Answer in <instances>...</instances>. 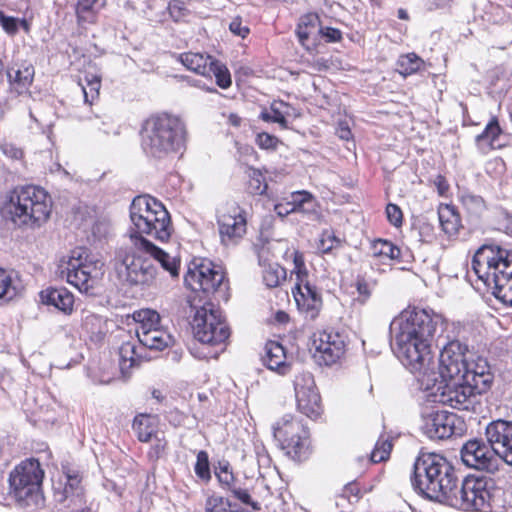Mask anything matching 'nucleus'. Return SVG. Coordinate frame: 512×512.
Instances as JSON below:
<instances>
[{"label": "nucleus", "mask_w": 512, "mask_h": 512, "mask_svg": "<svg viewBox=\"0 0 512 512\" xmlns=\"http://www.w3.org/2000/svg\"><path fill=\"white\" fill-rule=\"evenodd\" d=\"M66 478L67 482L59 501L70 500V503L67 505L68 507L80 504L82 501L81 478L77 474H67Z\"/></svg>", "instance_id": "473e14b6"}, {"label": "nucleus", "mask_w": 512, "mask_h": 512, "mask_svg": "<svg viewBox=\"0 0 512 512\" xmlns=\"http://www.w3.org/2000/svg\"><path fill=\"white\" fill-rule=\"evenodd\" d=\"M457 423L456 414L436 410L423 414L421 429L430 439L443 440L457 433Z\"/></svg>", "instance_id": "aec40b11"}, {"label": "nucleus", "mask_w": 512, "mask_h": 512, "mask_svg": "<svg viewBox=\"0 0 512 512\" xmlns=\"http://www.w3.org/2000/svg\"><path fill=\"white\" fill-rule=\"evenodd\" d=\"M87 80V86H83V94L85 102L92 103L95 98L98 97L100 89V79L97 76H92L91 79Z\"/></svg>", "instance_id": "a18cd8bd"}, {"label": "nucleus", "mask_w": 512, "mask_h": 512, "mask_svg": "<svg viewBox=\"0 0 512 512\" xmlns=\"http://www.w3.org/2000/svg\"><path fill=\"white\" fill-rule=\"evenodd\" d=\"M291 256L293 258L294 264L292 273H294L296 276V284L294 289H303L305 284L312 285L309 281V275L304 263L303 255L300 252L293 250Z\"/></svg>", "instance_id": "c9c22d12"}, {"label": "nucleus", "mask_w": 512, "mask_h": 512, "mask_svg": "<svg viewBox=\"0 0 512 512\" xmlns=\"http://www.w3.org/2000/svg\"><path fill=\"white\" fill-rule=\"evenodd\" d=\"M105 0H77L76 15L81 23H93Z\"/></svg>", "instance_id": "2f4dec72"}, {"label": "nucleus", "mask_w": 512, "mask_h": 512, "mask_svg": "<svg viewBox=\"0 0 512 512\" xmlns=\"http://www.w3.org/2000/svg\"><path fill=\"white\" fill-rule=\"evenodd\" d=\"M186 7L181 0H172L169 3V12L171 16L178 20L185 15Z\"/></svg>", "instance_id": "4d7b16f0"}, {"label": "nucleus", "mask_w": 512, "mask_h": 512, "mask_svg": "<svg viewBox=\"0 0 512 512\" xmlns=\"http://www.w3.org/2000/svg\"><path fill=\"white\" fill-rule=\"evenodd\" d=\"M0 150L4 155L12 159H19L22 157V150L11 143H1Z\"/></svg>", "instance_id": "13d9d810"}, {"label": "nucleus", "mask_w": 512, "mask_h": 512, "mask_svg": "<svg viewBox=\"0 0 512 512\" xmlns=\"http://www.w3.org/2000/svg\"><path fill=\"white\" fill-rule=\"evenodd\" d=\"M229 507L227 500L220 496H211L206 501V512H226Z\"/></svg>", "instance_id": "09e8293b"}, {"label": "nucleus", "mask_w": 512, "mask_h": 512, "mask_svg": "<svg viewBox=\"0 0 512 512\" xmlns=\"http://www.w3.org/2000/svg\"><path fill=\"white\" fill-rule=\"evenodd\" d=\"M485 436L498 459L512 465V422L497 420L489 423Z\"/></svg>", "instance_id": "4be33fe9"}, {"label": "nucleus", "mask_w": 512, "mask_h": 512, "mask_svg": "<svg viewBox=\"0 0 512 512\" xmlns=\"http://www.w3.org/2000/svg\"><path fill=\"white\" fill-rule=\"evenodd\" d=\"M471 268L498 300L512 306V252L482 246L473 256Z\"/></svg>", "instance_id": "20e7f679"}, {"label": "nucleus", "mask_w": 512, "mask_h": 512, "mask_svg": "<svg viewBox=\"0 0 512 512\" xmlns=\"http://www.w3.org/2000/svg\"><path fill=\"white\" fill-rule=\"evenodd\" d=\"M438 218L442 230L448 236H454L458 233L461 226L459 214L450 205H442L438 210Z\"/></svg>", "instance_id": "7c9ffc66"}, {"label": "nucleus", "mask_w": 512, "mask_h": 512, "mask_svg": "<svg viewBox=\"0 0 512 512\" xmlns=\"http://www.w3.org/2000/svg\"><path fill=\"white\" fill-rule=\"evenodd\" d=\"M290 201L296 212L310 213L314 211L315 200L313 196L306 191L292 193Z\"/></svg>", "instance_id": "4c0bfd02"}, {"label": "nucleus", "mask_w": 512, "mask_h": 512, "mask_svg": "<svg viewBox=\"0 0 512 512\" xmlns=\"http://www.w3.org/2000/svg\"><path fill=\"white\" fill-rule=\"evenodd\" d=\"M233 495L240 500L242 503L246 505H250L254 510L259 509V505L257 502L252 501L250 494L247 490L241 488H234L232 490Z\"/></svg>", "instance_id": "5fc2aeb1"}, {"label": "nucleus", "mask_w": 512, "mask_h": 512, "mask_svg": "<svg viewBox=\"0 0 512 512\" xmlns=\"http://www.w3.org/2000/svg\"><path fill=\"white\" fill-rule=\"evenodd\" d=\"M192 327L195 338L208 345L224 344L230 336L221 310L211 303H206L196 310Z\"/></svg>", "instance_id": "f8f14e48"}, {"label": "nucleus", "mask_w": 512, "mask_h": 512, "mask_svg": "<svg viewBox=\"0 0 512 512\" xmlns=\"http://www.w3.org/2000/svg\"><path fill=\"white\" fill-rule=\"evenodd\" d=\"M186 128L182 120L167 113L152 115L141 127V144L144 151L156 158L184 147Z\"/></svg>", "instance_id": "0eeeda50"}, {"label": "nucleus", "mask_w": 512, "mask_h": 512, "mask_svg": "<svg viewBox=\"0 0 512 512\" xmlns=\"http://www.w3.org/2000/svg\"><path fill=\"white\" fill-rule=\"evenodd\" d=\"M371 250L373 256L383 257L390 260L398 259L401 254L400 249L392 242L382 239L374 241Z\"/></svg>", "instance_id": "e433bc0d"}, {"label": "nucleus", "mask_w": 512, "mask_h": 512, "mask_svg": "<svg viewBox=\"0 0 512 512\" xmlns=\"http://www.w3.org/2000/svg\"><path fill=\"white\" fill-rule=\"evenodd\" d=\"M212 76L216 78L217 85L222 89L228 88L232 83L231 75L227 67L215 59L211 62V77Z\"/></svg>", "instance_id": "a19ab883"}, {"label": "nucleus", "mask_w": 512, "mask_h": 512, "mask_svg": "<svg viewBox=\"0 0 512 512\" xmlns=\"http://www.w3.org/2000/svg\"><path fill=\"white\" fill-rule=\"evenodd\" d=\"M341 243H342L341 240L335 236L333 231L325 230L320 235V238H319V241L317 244V249L321 253L326 254V253H330L334 249L340 247Z\"/></svg>", "instance_id": "79ce46f5"}, {"label": "nucleus", "mask_w": 512, "mask_h": 512, "mask_svg": "<svg viewBox=\"0 0 512 512\" xmlns=\"http://www.w3.org/2000/svg\"><path fill=\"white\" fill-rule=\"evenodd\" d=\"M280 107L283 111L287 112V114H283V119L286 121L288 118H297L299 116L298 111L288 103L281 101Z\"/></svg>", "instance_id": "69168bd1"}, {"label": "nucleus", "mask_w": 512, "mask_h": 512, "mask_svg": "<svg viewBox=\"0 0 512 512\" xmlns=\"http://www.w3.org/2000/svg\"><path fill=\"white\" fill-rule=\"evenodd\" d=\"M34 68L32 65H26L22 68H11L7 71V77L10 87V92L15 93L17 96L26 95L34 79Z\"/></svg>", "instance_id": "b1692460"}, {"label": "nucleus", "mask_w": 512, "mask_h": 512, "mask_svg": "<svg viewBox=\"0 0 512 512\" xmlns=\"http://www.w3.org/2000/svg\"><path fill=\"white\" fill-rule=\"evenodd\" d=\"M11 288V278L6 271L0 269V298L6 295Z\"/></svg>", "instance_id": "052dcab7"}, {"label": "nucleus", "mask_w": 512, "mask_h": 512, "mask_svg": "<svg viewBox=\"0 0 512 512\" xmlns=\"http://www.w3.org/2000/svg\"><path fill=\"white\" fill-rule=\"evenodd\" d=\"M224 273L211 261L200 259L193 261L184 276V283L192 291L213 293L222 284Z\"/></svg>", "instance_id": "dca6fc26"}, {"label": "nucleus", "mask_w": 512, "mask_h": 512, "mask_svg": "<svg viewBox=\"0 0 512 512\" xmlns=\"http://www.w3.org/2000/svg\"><path fill=\"white\" fill-rule=\"evenodd\" d=\"M273 435L287 453L298 460L307 457L309 435L305 426L292 415H285L273 425Z\"/></svg>", "instance_id": "ddd939ff"}, {"label": "nucleus", "mask_w": 512, "mask_h": 512, "mask_svg": "<svg viewBox=\"0 0 512 512\" xmlns=\"http://www.w3.org/2000/svg\"><path fill=\"white\" fill-rule=\"evenodd\" d=\"M501 128L496 118L486 125L485 130L476 136V144L482 152H487L491 149L500 148L502 144L499 142Z\"/></svg>", "instance_id": "cd10ccee"}, {"label": "nucleus", "mask_w": 512, "mask_h": 512, "mask_svg": "<svg viewBox=\"0 0 512 512\" xmlns=\"http://www.w3.org/2000/svg\"><path fill=\"white\" fill-rule=\"evenodd\" d=\"M331 42H336L341 38V32L338 29L326 27L320 31Z\"/></svg>", "instance_id": "0e129e2a"}, {"label": "nucleus", "mask_w": 512, "mask_h": 512, "mask_svg": "<svg viewBox=\"0 0 512 512\" xmlns=\"http://www.w3.org/2000/svg\"><path fill=\"white\" fill-rule=\"evenodd\" d=\"M461 202L465 209L473 215H479L485 209L484 200L477 195H473L470 193L463 194L461 196Z\"/></svg>", "instance_id": "37998d69"}, {"label": "nucleus", "mask_w": 512, "mask_h": 512, "mask_svg": "<svg viewBox=\"0 0 512 512\" xmlns=\"http://www.w3.org/2000/svg\"><path fill=\"white\" fill-rule=\"evenodd\" d=\"M293 296L298 309L305 313L306 317L314 319L318 315L322 299L315 286L305 284L303 289H293Z\"/></svg>", "instance_id": "5701e85b"}, {"label": "nucleus", "mask_w": 512, "mask_h": 512, "mask_svg": "<svg viewBox=\"0 0 512 512\" xmlns=\"http://www.w3.org/2000/svg\"><path fill=\"white\" fill-rule=\"evenodd\" d=\"M264 363L268 369L276 371L281 375L287 374L290 370V366L286 361L284 347L275 341L266 343Z\"/></svg>", "instance_id": "a878e982"}, {"label": "nucleus", "mask_w": 512, "mask_h": 512, "mask_svg": "<svg viewBox=\"0 0 512 512\" xmlns=\"http://www.w3.org/2000/svg\"><path fill=\"white\" fill-rule=\"evenodd\" d=\"M230 31L241 38H245L249 34L248 26L242 25V21L240 18H235L229 24Z\"/></svg>", "instance_id": "6e6d98bb"}, {"label": "nucleus", "mask_w": 512, "mask_h": 512, "mask_svg": "<svg viewBox=\"0 0 512 512\" xmlns=\"http://www.w3.org/2000/svg\"><path fill=\"white\" fill-rule=\"evenodd\" d=\"M358 296L355 298L360 304H365L371 297L373 287L362 278H358L355 283Z\"/></svg>", "instance_id": "49530a36"}, {"label": "nucleus", "mask_w": 512, "mask_h": 512, "mask_svg": "<svg viewBox=\"0 0 512 512\" xmlns=\"http://www.w3.org/2000/svg\"><path fill=\"white\" fill-rule=\"evenodd\" d=\"M166 446L167 441L164 438H159L157 435H155V443L151 447L150 455L159 458L165 451Z\"/></svg>", "instance_id": "bf43d9fd"}, {"label": "nucleus", "mask_w": 512, "mask_h": 512, "mask_svg": "<svg viewBox=\"0 0 512 512\" xmlns=\"http://www.w3.org/2000/svg\"><path fill=\"white\" fill-rule=\"evenodd\" d=\"M44 476L45 472L37 459L21 461L9 474V496L21 507L42 508L45 504L42 489Z\"/></svg>", "instance_id": "1a4fd4ad"}, {"label": "nucleus", "mask_w": 512, "mask_h": 512, "mask_svg": "<svg viewBox=\"0 0 512 512\" xmlns=\"http://www.w3.org/2000/svg\"><path fill=\"white\" fill-rule=\"evenodd\" d=\"M40 299L43 304L54 306L65 314L73 310L74 297L65 288H47L41 291Z\"/></svg>", "instance_id": "393cba45"}, {"label": "nucleus", "mask_w": 512, "mask_h": 512, "mask_svg": "<svg viewBox=\"0 0 512 512\" xmlns=\"http://www.w3.org/2000/svg\"><path fill=\"white\" fill-rule=\"evenodd\" d=\"M320 31L319 17L314 13H309L300 18L296 33L301 45L310 50V37Z\"/></svg>", "instance_id": "c85d7f7f"}, {"label": "nucleus", "mask_w": 512, "mask_h": 512, "mask_svg": "<svg viewBox=\"0 0 512 512\" xmlns=\"http://www.w3.org/2000/svg\"><path fill=\"white\" fill-rule=\"evenodd\" d=\"M249 178V188L254 194H264L267 190V183L264 180V176L261 171L252 167H247L245 170Z\"/></svg>", "instance_id": "ea45409f"}, {"label": "nucleus", "mask_w": 512, "mask_h": 512, "mask_svg": "<svg viewBox=\"0 0 512 512\" xmlns=\"http://www.w3.org/2000/svg\"><path fill=\"white\" fill-rule=\"evenodd\" d=\"M195 473L202 479L210 478V469L208 455L205 451H200L197 454V462L195 465Z\"/></svg>", "instance_id": "de8ad7c7"}, {"label": "nucleus", "mask_w": 512, "mask_h": 512, "mask_svg": "<svg viewBox=\"0 0 512 512\" xmlns=\"http://www.w3.org/2000/svg\"><path fill=\"white\" fill-rule=\"evenodd\" d=\"M136 362L135 345L131 342L123 343L119 348V369L124 378L129 377L130 369Z\"/></svg>", "instance_id": "72a5a7b5"}, {"label": "nucleus", "mask_w": 512, "mask_h": 512, "mask_svg": "<svg viewBox=\"0 0 512 512\" xmlns=\"http://www.w3.org/2000/svg\"><path fill=\"white\" fill-rule=\"evenodd\" d=\"M265 251H271L275 258L288 257L290 251L286 240H275L269 242L267 247H263L259 254V262L264 267L263 281L267 287L274 288L279 286L286 279V270L276 262L265 263L263 260Z\"/></svg>", "instance_id": "412c9836"}, {"label": "nucleus", "mask_w": 512, "mask_h": 512, "mask_svg": "<svg viewBox=\"0 0 512 512\" xmlns=\"http://www.w3.org/2000/svg\"><path fill=\"white\" fill-rule=\"evenodd\" d=\"M52 200L42 187L26 185L16 187L7 196L2 213L18 227L36 228L50 217Z\"/></svg>", "instance_id": "39448f33"}, {"label": "nucleus", "mask_w": 512, "mask_h": 512, "mask_svg": "<svg viewBox=\"0 0 512 512\" xmlns=\"http://www.w3.org/2000/svg\"><path fill=\"white\" fill-rule=\"evenodd\" d=\"M131 231L130 240L133 248L143 250L156 260L171 277L179 276L180 259L144 238L148 235L159 241H167L172 232L170 215L164 205L157 199L142 195L133 199L130 206Z\"/></svg>", "instance_id": "7ed1b4c3"}, {"label": "nucleus", "mask_w": 512, "mask_h": 512, "mask_svg": "<svg viewBox=\"0 0 512 512\" xmlns=\"http://www.w3.org/2000/svg\"><path fill=\"white\" fill-rule=\"evenodd\" d=\"M60 267L68 283L80 292L89 293L102 275L103 263L87 249L76 248L71 251L67 260L62 261Z\"/></svg>", "instance_id": "9d476101"}, {"label": "nucleus", "mask_w": 512, "mask_h": 512, "mask_svg": "<svg viewBox=\"0 0 512 512\" xmlns=\"http://www.w3.org/2000/svg\"><path fill=\"white\" fill-rule=\"evenodd\" d=\"M143 253V250L134 248L116 262L115 272L121 282L143 287L154 285L158 269Z\"/></svg>", "instance_id": "9b49d317"}, {"label": "nucleus", "mask_w": 512, "mask_h": 512, "mask_svg": "<svg viewBox=\"0 0 512 512\" xmlns=\"http://www.w3.org/2000/svg\"><path fill=\"white\" fill-rule=\"evenodd\" d=\"M434 185L437 188L439 195L444 196L449 190V184L444 176L437 175L434 179Z\"/></svg>", "instance_id": "e2e57ef3"}, {"label": "nucleus", "mask_w": 512, "mask_h": 512, "mask_svg": "<svg viewBox=\"0 0 512 512\" xmlns=\"http://www.w3.org/2000/svg\"><path fill=\"white\" fill-rule=\"evenodd\" d=\"M136 335L139 342L151 350H164L174 343L170 332L160 325V315L151 309L135 311Z\"/></svg>", "instance_id": "4468645a"}, {"label": "nucleus", "mask_w": 512, "mask_h": 512, "mask_svg": "<svg viewBox=\"0 0 512 512\" xmlns=\"http://www.w3.org/2000/svg\"><path fill=\"white\" fill-rule=\"evenodd\" d=\"M256 143L262 149H275L279 143V140L273 135L262 132L257 134Z\"/></svg>", "instance_id": "603ef678"}, {"label": "nucleus", "mask_w": 512, "mask_h": 512, "mask_svg": "<svg viewBox=\"0 0 512 512\" xmlns=\"http://www.w3.org/2000/svg\"><path fill=\"white\" fill-rule=\"evenodd\" d=\"M294 390L298 410L311 419H318L323 407L313 375L309 372L298 374L294 380Z\"/></svg>", "instance_id": "f3484780"}, {"label": "nucleus", "mask_w": 512, "mask_h": 512, "mask_svg": "<svg viewBox=\"0 0 512 512\" xmlns=\"http://www.w3.org/2000/svg\"><path fill=\"white\" fill-rule=\"evenodd\" d=\"M445 328L446 320L433 310L405 309L390 324L393 350L412 373L430 376L435 366L430 348Z\"/></svg>", "instance_id": "f03ea898"}, {"label": "nucleus", "mask_w": 512, "mask_h": 512, "mask_svg": "<svg viewBox=\"0 0 512 512\" xmlns=\"http://www.w3.org/2000/svg\"><path fill=\"white\" fill-rule=\"evenodd\" d=\"M179 58L187 69L197 74L211 77V62L214 60L211 56L188 52L181 54Z\"/></svg>", "instance_id": "bb28decb"}, {"label": "nucleus", "mask_w": 512, "mask_h": 512, "mask_svg": "<svg viewBox=\"0 0 512 512\" xmlns=\"http://www.w3.org/2000/svg\"><path fill=\"white\" fill-rule=\"evenodd\" d=\"M281 101H274L269 109L263 110L260 114V118L265 122L277 123L281 128H288V121L283 119V114L287 112L283 111L280 107Z\"/></svg>", "instance_id": "58836bf2"}, {"label": "nucleus", "mask_w": 512, "mask_h": 512, "mask_svg": "<svg viewBox=\"0 0 512 512\" xmlns=\"http://www.w3.org/2000/svg\"><path fill=\"white\" fill-rule=\"evenodd\" d=\"M346 342L343 335L333 330L318 331L312 336L314 358L326 366L335 364L345 353Z\"/></svg>", "instance_id": "6ab92c4d"}, {"label": "nucleus", "mask_w": 512, "mask_h": 512, "mask_svg": "<svg viewBox=\"0 0 512 512\" xmlns=\"http://www.w3.org/2000/svg\"><path fill=\"white\" fill-rule=\"evenodd\" d=\"M454 483V470L441 455L423 453L415 461L412 486L426 498L447 502L453 495Z\"/></svg>", "instance_id": "423d86ee"}, {"label": "nucleus", "mask_w": 512, "mask_h": 512, "mask_svg": "<svg viewBox=\"0 0 512 512\" xmlns=\"http://www.w3.org/2000/svg\"><path fill=\"white\" fill-rule=\"evenodd\" d=\"M91 128L103 132L104 134H109L113 130V121L110 116L104 117H94L91 119Z\"/></svg>", "instance_id": "8fccbe9b"}, {"label": "nucleus", "mask_w": 512, "mask_h": 512, "mask_svg": "<svg viewBox=\"0 0 512 512\" xmlns=\"http://www.w3.org/2000/svg\"><path fill=\"white\" fill-rule=\"evenodd\" d=\"M157 418L150 414H139L134 418L132 428L141 442H148L156 432Z\"/></svg>", "instance_id": "c756f323"}, {"label": "nucleus", "mask_w": 512, "mask_h": 512, "mask_svg": "<svg viewBox=\"0 0 512 512\" xmlns=\"http://www.w3.org/2000/svg\"><path fill=\"white\" fill-rule=\"evenodd\" d=\"M216 221L224 245L236 244L246 234V211L235 201H225L218 205Z\"/></svg>", "instance_id": "2eb2a0df"}, {"label": "nucleus", "mask_w": 512, "mask_h": 512, "mask_svg": "<svg viewBox=\"0 0 512 512\" xmlns=\"http://www.w3.org/2000/svg\"><path fill=\"white\" fill-rule=\"evenodd\" d=\"M274 211L280 217H285V216L289 215L290 213L296 212L291 201H288L286 203L276 204L274 207Z\"/></svg>", "instance_id": "680f3d73"}, {"label": "nucleus", "mask_w": 512, "mask_h": 512, "mask_svg": "<svg viewBox=\"0 0 512 512\" xmlns=\"http://www.w3.org/2000/svg\"><path fill=\"white\" fill-rule=\"evenodd\" d=\"M336 133L339 136V138L342 140H349L351 138V131H350L348 125L345 123L339 124V126L336 130Z\"/></svg>", "instance_id": "338daca9"}, {"label": "nucleus", "mask_w": 512, "mask_h": 512, "mask_svg": "<svg viewBox=\"0 0 512 512\" xmlns=\"http://www.w3.org/2000/svg\"><path fill=\"white\" fill-rule=\"evenodd\" d=\"M0 24L2 28L9 34H15L18 30L17 19L14 17L6 16L0 11Z\"/></svg>", "instance_id": "864d4df0"}, {"label": "nucleus", "mask_w": 512, "mask_h": 512, "mask_svg": "<svg viewBox=\"0 0 512 512\" xmlns=\"http://www.w3.org/2000/svg\"><path fill=\"white\" fill-rule=\"evenodd\" d=\"M386 215L388 221L395 227H399L402 224L403 214L399 206L396 204L389 203L386 207Z\"/></svg>", "instance_id": "3c124183"}, {"label": "nucleus", "mask_w": 512, "mask_h": 512, "mask_svg": "<svg viewBox=\"0 0 512 512\" xmlns=\"http://www.w3.org/2000/svg\"><path fill=\"white\" fill-rule=\"evenodd\" d=\"M463 464L469 468L494 473L498 470L499 459L487 441L471 439L465 442L460 451Z\"/></svg>", "instance_id": "a211bd4d"}, {"label": "nucleus", "mask_w": 512, "mask_h": 512, "mask_svg": "<svg viewBox=\"0 0 512 512\" xmlns=\"http://www.w3.org/2000/svg\"><path fill=\"white\" fill-rule=\"evenodd\" d=\"M424 61L415 53L401 55L397 60V71L404 77L412 75L419 71Z\"/></svg>", "instance_id": "f704fd0d"}, {"label": "nucleus", "mask_w": 512, "mask_h": 512, "mask_svg": "<svg viewBox=\"0 0 512 512\" xmlns=\"http://www.w3.org/2000/svg\"><path fill=\"white\" fill-rule=\"evenodd\" d=\"M392 450V444L388 439L379 440L371 453V461L379 463L388 459Z\"/></svg>", "instance_id": "c03bdc74"}, {"label": "nucleus", "mask_w": 512, "mask_h": 512, "mask_svg": "<svg viewBox=\"0 0 512 512\" xmlns=\"http://www.w3.org/2000/svg\"><path fill=\"white\" fill-rule=\"evenodd\" d=\"M217 477L220 482L229 484L230 481L233 479V475L231 472L228 471L227 467L221 468V471L217 473Z\"/></svg>", "instance_id": "774afa93"}, {"label": "nucleus", "mask_w": 512, "mask_h": 512, "mask_svg": "<svg viewBox=\"0 0 512 512\" xmlns=\"http://www.w3.org/2000/svg\"><path fill=\"white\" fill-rule=\"evenodd\" d=\"M430 376H419L426 389L433 390L435 401L458 410H468L477 395L486 392L492 384V374L483 358L469 361L458 341L447 343L440 352L437 366Z\"/></svg>", "instance_id": "f257e3e1"}, {"label": "nucleus", "mask_w": 512, "mask_h": 512, "mask_svg": "<svg viewBox=\"0 0 512 512\" xmlns=\"http://www.w3.org/2000/svg\"><path fill=\"white\" fill-rule=\"evenodd\" d=\"M448 503L462 510L478 512H500L504 507L503 491L488 477L468 476L457 487L454 483L453 495Z\"/></svg>", "instance_id": "6e6552de"}]
</instances>
